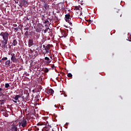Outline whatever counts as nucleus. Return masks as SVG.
Returning a JSON list of instances; mask_svg holds the SVG:
<instances>
[{
	"label": "nucleus",
	"instance_id": "obj_10",
	"mask_svg": "<svg viewBox=\"0 0 131 131\" xmlns=\"http://www.w3.org/2000/svg\"><path fill=\"white\" fill-rule=\"evenodd\" d=\"M48 9H49V5H48V4L45 3L43 6V11L46 12V11H47V10H48Z\"/></svg>",
	"mask_w": 131,
	"mask_h": 131
},
{
	"label": "nucleus",
	"instance_id": "obj_46",
	"mask_svg": "<svg viewBox=\"0 0 131 131\" xmlns=\"http://www.w3.org/2000/svg\"><path fill=\"white\" fill-rule=\"evenodd\" d=\"M51 59H53V57L50 56Z\"/></svg>",
	"mask_w": 131,
	"mask_h": 131
},
{
	"label": "nucleus",
	"instance_id": "obj_8",
	"mask_svg": "<svg viewBox=\"0 0 131 131\" xmlns=\"http://www.w3.org/2000/svg\"><path fill=\"white\" fill-rule=\"evenodd\" d=\"M33 45V39L32 38L30 39L28 41V46L29 48H30V47H32Z\"/></svg>",
	"mask_w": 131,
	"mask_h": 131
},
{
	"label": "nucleus",
	"instance_id": "obj_7",
	"mask_svg": "<svg viewBox=\"0 0 131 131\" xmlns=\"http://www.w3.org/2000/svg\"><path fill=\"white\" fill-rule=\"evenodd\" d=\"M42 131H53V128L52 127L46 126L42 129Z\"/></svg>",
	"mask_w": 131,
	"mask_h": 131
},
{
	"label": "nucleus",
	"instance_id": "obj_13",
	"mask_svg": "<svg viewBox=\"0 0 131 131\" xmlns=\"http://www.w3.org/2000/svg\"><path fill=\"white\" fill-rule=\"evenodd\" d=\"M61 33L62 34V35H63V36L64 37H66V36H67V32H66V31L65 30H62L61 31Z\"/></svg>",
	"mask_w": 131,
	"mask_h": 131
},
{
	"label": "nucleus",
	"instance_id": "obj_36",
	"mask_svg": "<svg viewBox=\"0 0 131 131\" xmlns=\"http://www.w3.org/2000/svg\"><path fill=\"white\" fill-rule=\"evenodd\" d=\"M12 101L14 102V103L17 104V100H14V99H13Z\"/></svg>",
	"mask_w": 131,
	"mask_h": 131
},
{
	"label": "nucleus",
	"instance_id": "obj_19",
	"mask_svg": "<svg viewBox=\"0 0 131 131\" xmlns=\"http://www.w3.org/2000/svg\"><path fill=\"white\" fill-rule=\"evenodd\" d=\"M11 63V60H7L5 62V64L7 65L8 66H10V64Z\"/></svg>",
	"mask_w": 131,
	"mask_h": 131
},
{
	"label": "nucleus",
	"instance_id": "obj_38",
	"mask_svg": "<svg viewBox=\"0 0 131 131\" xmlns=\"http://www.w3.org/2000/svg\"><path fill=\"white\" fill-rule=\"evenodd\" d=\"M80 4L81 5H83V1H80Z\"/></svg>",
	"mask_w": 131,
	"mask_h": 131
},
{
	"label": "nucleus",
	"instance_id": "obj_20",
	"mask_svg": "<svg viewBox=\"0 0 131 131\" xmlns=\"http://www.w3.org/2000/svg\"><path fill=\"white\" fill-rule=\"evenodd\" d=\"M23 3H24V5L25 6H26V7H28V2L26 1H23Z\"/></svg>",
	"mask_w": 131,
	"mask_h": 131
},
{
	"label": "nucleus",
	"instance_id": "obj_18",
	"mask_svg": "<svg viewBox=\"0 0 131 131\" xmlns=\"http://www.w3.org/2000/svg\"><path fill=\"white\" fill-rule=\"evenodd\" d=\"M66 22H68V23H69V24L70 25H72V23H71V21H71V19L66 18Z\"/></svg>",
	"mask_w": 131,
	"mask_h": 131
},
{
	"label": "nucleus",
	"instance_id": "obj_32",
	"mask_svg": "<svg viewBox=\"0 0 131 131\" xmlns=\"http://www.w3.org/2000/svg\"><path fill=\"white\" fill-rule=\"evenodd\" d=\"M14 30L17 32L19 30V28H14Z\"/></svg>",
	"mask_w": 131,
	"mask_h": 131
},
{
	"label": "nucleus",
	"instance_id": "obj_2",
	"mask_svg": "<svg viewBox=\"0 0 131 131\" xmlns=\"http://www.w3.org/2000/svg\"><path fill=\"white\" fill-rule=\"evenodd\" d=\"M9 35H10V34L7 32H3L0 34V36H2L3 41H8L9 40Z\"/></svg>",
	"mask_w": 131,
	"mask_h": 131
},
{
	"label": "nucleus",
	"instance_id": "obj_49",
	"mask_svg": "<svg viewBox=\"0 0 131 131\" xmlns=\"http://www.w3.org/2000/svg\"><path fill=\"white\" fill-rule=\"evenodd\" d=\"M0 46H2V45H0Z\"/></svg>",
	"mask_w": 131,
	"mask_h": 131
},
{
	"label": "nucleus",
	"instance_id": "obj_9",
	"mask_svg": "<svg viewBox=\"0 0 131 131\" xmlns=\"http://www.w3.org/2000/svg\"><path fill=\"white\" fill-rule=\"evenodd\" d=\"M34 28L35 29L36 32H40V31H41V27L39 26H37L34 27Z\"/></svg>",
	"mask_w": 131,
	"mask_h": 131
},
{
	"label": "nucleus",
	"instance_id": "obj_30",
	"mask_svg": "<svg viewBox=\"0 0 131 131\" xmlns=\"http://www.w3.org/2000/svg\"><path fill=\"white\" fill-rule=\"evenodd\" d=\"M43 23H44L45 24H47L48 23V24H49V23H50V22L48 20H45V21H43Z\"/></svg>",
	"mask_w": 131,
	"mask_h": 131
},
{
	"label": "nucleus",
	"instance_id": "obj_35",
	"mask_svg": "<svg viewBox=\"0 0 131 131\" xmlns=\"http://www.w3.org/2000/svg\"><path fill=\"white\" fill-rule=\"evenodd\" d=\"M21 25H20L18 27H17V28H18V29H20V30H21Z\"/></svg>",
	"mask_w": 131,
	"mask_h": 131
},
{
	"label": "nucleus",
	"instance_id": "obj_37",
	"mask_svg": "<svg viewBox=\"0 0 131 131\" xmlns=\"http://www.w3.org/2000/svg\"><path fill=\"white\" fill-rule=\"evenodd\" d=\"M24 30H29V28L27 27V28H26Z\"/></svg>",
	"mask_w": 131,
	"mask_h": 131
},
{
	"label": "nucleus",
	"instance_id": "obj_45",
	"mask_svg": "<svg viewBox=\"0 0 131 131\" xmlns=\"http://www.w3.org/2000/svg\"><path fill=\"white\" fill-rule=\"evenodd\" d=\"M60 108V109H61V110H64V108H61V107Z\"/></svg>",
	"mask_w": 131,
	"mask_h": 131
},
{
	"label": "nucleus",
	"instance_id": "obj_16",
	"mask_svg": "<svg viewBox=\"0 0 131 131\" xmlns=\"http://www.w3.org/2000/svg\"><path fill=\"white\" fill-rule=\"evenodd\" d=\"M116 15L118 16H120V17H121V16H122V14L121 13V12H120V11H117Z\"/></svg>",
	"mask_w": 131,
	"mask_h": 131
},
{
	"label": "nucleus",
	"instance_id": "obj_24",
	"mask_svg": "<svg viewBox=\"0 0 131 131\" xmlns=\"http://www.w3.org/2000/svg\"><path fill=\"white\" fill-rule=\"evenodd\" d=\"M8 60V57H3L1 60H0V62H2V61L6 60L7 61Z\"/></svg>",
	"mask_w": 131,
	"mask_h": 131
},
{
	"label": "nucleus",
	"instance_id": "obj_43",
	"mask_svg": "<svg viewBox=\"0 0 131 131\" xmlns=\"http://www.w3.org/2000/svg\"><path fill=\"white\" fill-rule=\"evenodd\" d=\"M54 107H55L56 108H57L58 106H57V105L55 104V105H54Z\"/></svg>",
	"mask_w": 131,
	"mask_h": 131
},
{
	"label": "nucleus",
	"instance_id": "obj_41",
	"mask_svg": "<svg viewBox=\"0 0 131 131\" xmlns=\"http://www.w3.org/2000/svg\"><path fill=\"white\" fill-rule=\"evenodd\" d=\"M81 1H80L79 0H78V3H79V4H81V2H80Z\"/></svg>",
	"mask_w": 131,
	"mask_h": 131
},
{
	"label": "nucleus",
	"instance_id": "obj_28",
	"mask_svg": "<svg viewBox=\"0 0 131 131\" xmlns=\"http://www.w3.org/2000/svg\"><path fill=\"white\" fill-rule=\"evenodd\" d=\"M46 40H47V39H46V38H43L42 40H41V42L42 43H43V42H45V41H46Z\"/></svg>",
	"mask_w": 131,
	"mask_h": 131
},
{
	"label": "nucleus",
	"instance_id": "obj_11",
	"mask_svg": "<svg viewBox=\"0 0 131 131\" xmlns=\"http://www.w3.org/2000/svg\"><path fill=\"white\" fill-rule=\"evenodd\" d=\"M45 60L46 63H51L52 62V60L50 59V58L48 57H45Z\"/></svg>",
	"mask_w": 131,
	"mask_h": 131
},
{
	"label": "nucleus",
	"instance_id": "obj_40",
	"mask_svg": "<svg viewBox=\"0 0 131 131\" xmlns=\"http://www.w3.org/2000/svg\"><path fill=\"white\" fill-rule=\"evenodd\" d=\"M55 68V66L53 64L51 66V68Z\"/></svg>",
	"mask_w": 131,
	"mask_h": 131
},
{
	"label": "nucleus",
	"instance_id": "obj_44",
	"mask_svg": "<svg viewBox=\"0 0 131 131\" xmlns=\"http://www.w3.org/2000/svg\"><path fill=\"white\" fill-rule=\"evenodd\" d=\"M46 27H48V25H45Z\"/></svg>",
	"mask_w": 131,
	"mask_h": 131
},
{
	"label": "nucleus",
	"instance_id": "obj_1",
	"mask_svg": "<svg viewBox=\"0 0 131 131\" xmlns=\"http://www.w3.org/2000/svg\"><path fill=\"white\" fill-rule=\"evenodd\" d=\"M18 123L16 124L19 128H25L27 126V120L24 118L18 120Z\"/></svg>",
	"mask_w": 131,
	"mask_h": 131
},
{
	"label": "nucleus",
	"instance_id": "obj_23",
	"mask_svg": "<svg viewBox=\"0 0 131 131\" xmlns=\"http://www.w3.org/2000/svg\"><path fill=\"white\" fill-rule=\"evenodd\" d=\"M49 30L50 31V28H47L46 29L44 30V33H47V32H48V31H49Z\"/></svg>",
	"mask_w": 131,
	"mask_h": 131
},
{
	"label": "nucleus",
	"instance_id": "obj_31",
	"mask_svg": "<svg viewBox=\"0 0 131 131\" xmlns=\"http://www.w3.org/2000/svg\"><path fill=\"white\" fill-rule=\"evenodd\" d=\"M38 89L40 90V91H41V89H42V87L41 85H39Z\"/></svg>",
	"mask_w": 131,
	"mask_h": 131
},
{
	"label": "nucleus",
	"instance_id": "obj_26",
	"mask_svg": "<svg viewBox=\"0 0 131 131\" xmlns=\"http://www.w3.org/2000/svg\"><path fill=\"white\" fill-rule=\"evenodd\" d=\"M4 100H0V104L1 105H4Z\"/></svg>",
	"mask_w": 131,
	"mask_h": 131
},
{
	"label": "nucleus",
	"instance_id": "obj_17",
	"mask_svg": "<svg viewBox=\"0 0 131 131\" xmlns=\"http://www.w3.org/2000/svg\"><path fill=\"white\" fill-rule=\"evenodd\" d=\"M3 92H4V89L0 88V97L4 96V93H3Z\"/></svg>",
	"mask_w": 131,
	"mask_h": 131
},
{
	"label": "nucleus",
	"instance_id": "obj_21",
	"mask_svg": "<svg viewBox=\"0 0 131 131\" xmlns=\"http://www.w3.org/2000/svg\"><path fill=\"white\" fill-rule=\"evenodd\" d=\"M65 18H66V19H71L70 14H66Z\"/></svg>",
	"mask_w": 131,
	"mask_h": 131
},
{
	"label": "nucleus",
	"instance_id": "obj_25",
	"mask_svg": "<svg viewBox=\"0 0 131 131\" xmlns=\"http://www.w3.org/2000/svg\"><path fill=\"white\" fill-rule=\"evenodd\" d=\"M25 36H28L29 35V33H28V31H26L25 33Z\"/></svg>",
	"mask_w": 131,
	"mask_h": 131
},
{
	"label": "nucleus",
	"instance_id": "obj_5",
	"mask_svg": "<svg viewBox=\"0 0 131 131\" xmlns=\"http://www.w3.org/2000/svg\"><path fill=\"white\" fill-rule=\"evenodd\" d=\"M51 48V45L49 44L47 45L45 49L46 51V53H44V56H46V54H48L49 51H50V49Z\"/></svg>",
	"mask_w": 131,
	"mask_h": 131
},
{
	"label": "nucleus",
	"instance_id": "obj_22",
	"mask_svg": "<svg viewBox=\"0 0 131 131\" xmlns=\"http://www.w3.org/2000/svg\"><path fill=\"white\" fill-rule=\"evenodd\" d=\"M43 71L45 73H48V72H49V69H48V68H45L44 69H43Z\"/></svg>",
	"mask_w": 131,
	"mask_h": 131
},
{
	"label": "nucleus",
	"instance_id": "obj_39",
	"mask_svg": "<svg viewBox=\"0 0 131 131\" xmlns=\"http://www.w3.org/2000/svg\"><path fill=\"white\" fill-rule=\"evenodd\" d=\"M13 27H17V25L16 24H13Z\"/></svg>",
	"mask_w": 131,
	"mask_h": 131
},
{
	"label": "nucleus",
	"instance_id": "obj_4",
	"mask_svg": "<svg viewBox=\"0 0 131 131\" xmlns=\"http://www.w3.org/2000/svg\"><path fill=\"white\" fill-rule=\"evenodd\" d=\"M11 60L12 62H13V63H16V62H17V58H16V56L15 54L11 53Z\"/></svg>",
	"mask_w": 131,
	"mask_h": 131
},
{
	"label": "nucleus",
	"instance_id": "obj_27",
	"mask_svg": "<svg viewBox=\"0 0 131 131\" xmlns=\"http://www.w3.org/2000/svg\"><path fill=\"white\" fill-rule=\"evenodd\" d=\"M10 87V84L9 83L5 84V88L6 89H8V88Z\"/></svg>",
	"mask_w": 131,
	"mask_h": 131
},
{
	"label": "nucleus",
	"instance_id": "obj_14",
	"mask_svg": "<svg viewBox=\"0 0 131 131\" xmlns=\"http://www.w3.org/2000/svg\"><path fill=\"white\" fill-rule=\"evenodd\" d=\"M76 12H77L78 15H80L81 16V15H82V12H81V11L79 10V8H78L76 10Z\"/></svg>",
	"mask_w": 131,
	"mask_h": 131
},
{
	"label": "nucleus",
	"instance_id": "obj_33",
	"mask_svg": "<svg viewBox=\"0 0 131 131\" xmlns=\"http://www.w3.org/2000/svg\"><path fill=\"white\" fill-rule=\"evenodd\" d=\"M87 21H89V23H90V24H91V23H93V20H91V19L87 20Z\"/></svg>",
	"mask_w": 131,
	"mask_h": 131
},
{
	"label": "nucleus",
	"instance_id": "obj_34",
	"mask_svg": "<svg viewBox=\"0 0 131 131\" xmlns=\"http://www.w3.org/2000/svg\"><path fill=\"white\" fill-rule=\"evenodd\" d=\"M42 47H43V48L44 49V50H43L42 51V52H43V51H45V49H46V47L47 46H46L45 45H43Z\"/></svg>",
	"mask_w": 131,
	"mask_h": 131
},
{
	"label": "nucleus",
	"instance_id": "obj_6",
	"mask_svg": "<svg viewBox=\"0 0 131 131\" xmlns=\"http://www.w3.org/2000/svg\"><path fill=\"white\" fill-rule=\"evenodd\" d=\"M17 45H18V39L16 37H14L12 41V45L14 46V47H16Z\"/></svg>",
	"mask_w": 131,
	"mask_h": 131
},
{
	"label": "nucleus",
	"instance_id": "obj_47",
	"mask_svg": "<svg viewBox=\"0 0 131 131\" xmlns=\"http://www.w3.org/2000/svg\"><path fill=\"white\" fill-rule=\"evenodd\" d=\"M129 41H131V39H129Z\"/></svg>",
	"mask_w": 131,
	"mask_h": 131
},
{
	"label": "nucleus",
	"instance_id": "obj_15",
	"mask_svg": "<svg viewBox=\"0 0 131 131\" xmlns=\"http://www.w3.org/2000/svg\"><path fill=\"white\" fill-rule=\"evenodd\" d=\"M19 98H21V96L20 95H17L15 96L14 99L15 101H18V100H19Z\"/></svg>",
	"mask_w": 131,
	"mask_h": 131
},
{
	"label": "nucleus",
	"instance_id": "obj_29",
	"mask_svg": "<svg viewBox=\"0 0 131 131\" xmlns=\"http://www.w3.org/2000/svg\"><path fill=\"white\" fill-rule=\"evenodd\" d=\"M68 77H72V74L71 73H68Z\"/></svg>",
	"mask_w": 131,
	"mask_h": 131
},
{
	"label": "nucleus",
	"instance_id": "obj_42",
	"mask_svg": "<svg viewBox=\"0 0 131 131\" xmlns=\"http://www.w3.org/2000/svg\"><path fill=\"white\" fill-rule=\"evenodd\" d=\"M49 20H50V22H52V21H53V19H49Z\"/></svg>",
	"mask_w": 131,
	"mask_h": 131
},
{
	"label": "nucleus",
	"instance_id": "obj_48",
	"mask_svg": "<svg viewBox=\"0 0 131 131\" xmlns=\"http://www.w3.org/2000/svg\"><path fill=\"white\" fill-rule=\"evenodd\" d=\"M42 46L41 45L40 47V48H41Z\"/></svg>",
	"mask_w": 131,
	"mask_h": 131
},
{
	"label": "nucleus",
	"instance_id": "obj_3",
	"mask_svg": "<svg viewBox=\"0 0 131 131\" xmlns=\"http://www.w3.org/2000/svg\"><path fill=\"white\" fill-rule=\"evenodd\" d=\"M7 44L8 41L2 40L1 48H2V49H3L4 50H5V49H8V45H7Z\"/></svg>",
	"mask_w": 131,
	"mask_h": 131
},
{
	"label": "nucleus",
	"instance_id": "obj_12",
	"mask_svg": "<svg viewBox=\"0 0 131 131\" xmlns=\"http://www.w3.org/2000/svg\"><path fill=\"white\" fill-rule=\"evenodd\" d=\"M54 92L53 89H50L47 91L48 94H50V95H53L54 94Z\"/></svg>",
	"mask_w": 131,
	"mask_h": 131
}]
</instances>
